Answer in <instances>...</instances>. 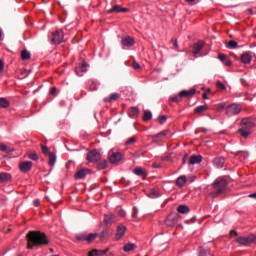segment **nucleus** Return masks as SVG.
<instances>
[{"label": "nucleus", "instance_id": "nucleus-51", "mask_svg": "<svg viewBox=\"0 0 256 256\" xmlns=\"http://www.w3.org/2000/svg\"><path fill=\"white\" fill-rule=\"evenodd\" d=\"M13 151H15V148H13L12 146H6L5 153H8V155H11V153H13Z\"/></svg>", "mask_w": 256, "mask_h": 256}, {"label": "nucleus", "instance_id": "nucleus-59", "mask_svg": "<svg viewBox=\"0 0 256 256\" xmlns=\"http://www.w3.org/2000/svg\"><path fill=\"white\" fill-rule=\"evenodd\" d=\"M133 210H134V212H133V214H132V217H137V215H138V213H139V209H137V207H134L133 208Z\"/></svg>", "mask_w": 256, "mask_h": 256}, {"label": "nucleus", "instance_id": "nucleus-7", "mask_svg": "<svg viewBox=\"0 0 256 256\" xmlns=\"http://www.w3.org/2000/svg\"><path fill=\"white\" fill-rule=\"evenodd\" d=\"M253 241H255V235L250 234L248 237H239L236 239V242L239 243V245H251V243H253Z\"/></svg>", "mask_w": 256, "mask_h": 256}, {"label": "nucleus", "instance_id": "nucleus-57", "mask_svg": "<svg viewBox=\"0 0 256 256\" xmlns=\"http://www.w3.org/2000/svg\"><path fill=\"white\" fill-rule=\"evenodd\" d=\"M172 45L176 48L179 49V44L177 43V39L171 40Z\"/></svg>", "mask_w": 256, "mask_h": 256}, {"label": "nucleus", "instance_id": "nucleus-14", "mask_svg": "<svg viewBox=\"0 0 256 256\" xmlns=\"http://www.w3.org/2000/svg\"><path fill=\"white\" fill-rule=\"evenodd\" d=\"M87 67L88 65L86 64V62H83L76 68V74L78 75V77H83L82 73H87Z\"/></svg>", "mask_w": 256, "mask_h": 256}, {"label": "nucleus", "instance_id": "nucleus-29", "mask_svg": "<svg viewBox=\"0 0 256 256\" xmlns=\"http://www.w3.org/2000/svg\"><path fill=\"white\" fill-rule=\"evenodd\" d=\"M104 223L106 225H109V223H115V215H113V214L105 215Z\"/></svg>", "mask_w": 256, "mask_h": 256}, {"label": "nucleus", "instance_id": "nucleus-6", "mask_svg": "<svg viewBox=\"0 0 256 256\" xmlns=\"http://www.w3.org/2000/svg\"><path fill=\"white\" fill-rule=\"evenodd\" d=\"M87 161L89 163H98V161H101V153L97 150H91L87 153Z\"/></svg>", "mask_w": 256, "mask_h": 256}, {"label": "nucleus", "instance_id": "nucleus-18", "mask_svg": "<svg viewBox=\"0 0 256 256\" xmlns=\"http://www.w3.org/2000/svg\"><path fill=\"white\" fill-rule=\"evenodd\" d=\"M204 45H205V43H203V41H198L197 43H195L193 45L194 55H199V53L201 52V49H203Z\"/></svg>", "mask_w": 256, "mask_h": 256}, {"label": "nucleus", "instance_id": "nucleus-11", "mask_svg": "<svg viewBox=\"0 0 256 256\" xmlns=\"http://www.w3.org/2000/svg\"><path fill=\"white\" fill-rule=\"evenodd\" d=\"M129 8H122L121 5H115L107 11V13H127Z\"/></svg>", "mask_w": 256, "mask_h": 256}, {"label": "nucleus", "instance_id": "nucleus-20", "mask_svg": "<svg viewBox=\"0 0 256 256\" xmlns=\"http://www.w3.org/2000/svg\"><path fill=\"white\" fill-rule=\"evenodd\" d=\"M125 231H127V228L123 225L118 226L117 233L115 236V239L119 240L123 235H125Z\"/></svg>", "mask_w": 256, "mask_h": 256}, {"label": "nucleus", "instance_id": "nucleus-30", "mask_svg": "<svg viewBox=\"0 0 256 256\" xmlns=\"http://www.w3.org/2000/svg\"><path fill=\"white\" fill-rule=\"evenodd\" d=\"M119 99V94L112 93L110 97L104 98V103H111V101H117Z\"/></svg>", "mask_w": 256, "mask_h": 256}, {"label": "nucleus", "instance_id": "nucleus-17", "mask_svg": "<svg viewBox=\"0 0 256 256\" xmlns=\"http://www.w3.org/2000/svg\"><path fill=\"white\" fill-rule=\"evenodd\" d=\"M203 161V156L201 155H192L189 158V164L190 165H197Z\"/></svg>", "mask_w": 256, "mask_h": 256}, {"label": "nucleus", "instance_id": "nucleus-45", "mask_svg": "<svg viewBox=\"0 0 256 256\" xmlns=\"http://www.w3.org/2000/svg\"><path fill=\"white\" fill-rule=\"evenodd\" d=\"M107 235H109V231L107 230L102 231L101 234L99 235L100 240L103 241V239H105Z\"/></svg>", "mask_w": 256, "mask_h": 256}, {"label": "nucleus", "instance_id": "nucleus-53", "mask_svg": "<svg viewBox=\"0 0 256 256\" xmlns=\"http://www.w3.org/2000/svg\"><path fill=\"white\" fill-rule=\"evenodd\" d=\"M0 151H2L3 153H5L7 151V145L0 143Z\"/></svg>", "mask_w": 256, "mask_h": 256}, {"label": "nucleus", "instance_id": "nucleus-19", "mask_svg": "<svg viewBox=\"0 0 256 256\" xmlns=\"http://www.w3.org/2000/svg\"><path fill=\"white\" fill-rule=\"evenodd\" d=\"M107 251H109V249H106V250L93 249L88 253V256H104L107 254Z\"/></svg>", "mask_w": 256, "mask_h": 256}, {"label": "nucleus", "instance_id": "nucleus-54", "mask_svg": "<svg viewBox=\"0 0 256 256\" xmlns=\"http://www.w3.org/2000/svg\"><path fill=\"white\" fill-rule=\"evenodd\" d=\"M5 71V63H3V60H0V73H3Z\"/></svg>", "mask_w": 256, "mask_h": 256}, {"label": "nucleus", "instance_id": "nucleus-32", "mask_svg": "<svg viewBox=\"0 0 256 256\" xmlns=\"http://www.w3.org/2000/svg\"><path fill=\"white\" fill-rule=\"evenodd\" d=\"M187 183V178L185 176H180L176 180L177 187H183Z\"/></svg>", "mask_w": 256, "mask_h": 256}, {"label": "nucleus", "instance_id": "nucleus-39", "mask_svg": "<svg viewBox=\"0 0 256 256\" xmlns=\"http://www.w3.org/2000/svg\"><path fill=\"white\" fill-rule=\"evenodd\" d=\"M10 103L8 102L7 98H0V107L2 109H7L9 107Z\"/></svg>", "mask_w": 256, "mask_h": 256}, {"label": "nucleus", "instance_id": "nucleus-23", "mask_svg": "<svg viewBox=\"0 0 256 256\" xmlns=\"http://www.w3.org/2000/svg\"><path fill=\"white\" fill-rule=\"evenodd\" d=\"M11 180V174L7 172L0 173V183H9Z\"/></svg>", "mask_w": 256, "mask_h": 256}, {"label": "nucleus", "instance_id": "nucleus-50", "mask_svg": "<svg viewBox=\"0 0 256 256\" xmlns=\"http://www.w3.org/2000/svg\"><path fill=\"white\" fill-rule=\"evenodd\" d=\"M215 108H216V111H223V109H225V104L220 103L216 105Z\"/></svg>", "mask_w": 256, "mask_h": 256}, {"label": "nucleus", "instance_id": "nucleus-3", "mask_svg": "<svg viewBox=\"0 0 256 256\" xmlns=\"http://www.w3.org/2000/svg\"><path fill=\"white\" fill-rule=\"evenodd\" d=\"M241 111H243V107H241L239 104H230L226 107V115H228V117L239 115Z\"/></svg>", "mask_w": 256, "mask_h": 256}, {"label": "nucleus", "instance_id": "nucleus-52", "mask_svg": "<svg viewBox=\"0 0 256 256\" xmlns=\"http://www.w3.org/2000/svg\"><path fill=\"white\" fill-rule=\"evenodd\" d=\"M218 59H220V61H223V63H225L227 61V55L219 54Z\"/></svg>", "mask_w": 256, "mask_h": 256}, {"label": "nucleus", "instance_id": "nucleus-15", "mask_svg": "<svg viewBox=\"0 0 256 256\" xmlns=\"http://www.w3.org/2000/svg\"><path fill=\"white\" fill-rule=\"evenodd\" d=\"M195 93H197V90L195 88H192L190 90H182L180 91V97H187L189 99L190 97H193Z\"/></svg>", "mask_w": 256, "mask_h": 256}, {"label": "nucleus", "instance_id": "nucleus-49", "mask_svg": "<svg viewBox=\"0 0 256 256\" xmlns=\"http://www.w3.org/2000/svg\"><path fill=\"white\" fill-rule=\"evenodd\" d=\"M132 67H133V69H135L136 71H139V69H141V65H139V63H137V61H133Z\"/></svg>", "mask_w": 256, "mask_h": 256}, {"label": "nucleus", "instance_id": "nucleus-2", "mask_svg": "<svg viewBox=\"0 0 256 256\" xmlns=\"http://www.w3.org/2000/svg\"><path fill=\"white\" fill-rule=\"evenodd\" d=\"M213 187L215 191L211 192V197L215 199V197H218L219 195H221V193L225 192V189L227 188V180H215V182L213 183Z\"/></svg>", "mask_w": 256, "mask_h": 256}, {"label": "nucleus", "instance_id": "nucleus-13", "mask_svg": "<svg viewBox=\"0 0 256 256\" xmlns=\"http://www.w3.org/2000/svg\"><path fill=\"white\" fill-rule=\"evenodd\" d=\"M122 45L123 47H133L135 45V40L130 36H126L122 38Z\"/></svg>", "mask_w": 256, "mask_h": 256}, {"label": "nucleus", "instance_id": "nucleus-31", "mask_svg": "<svg viewBox=\"0 0 256 256\" xmlns=\"http://www.w3.org/2000/svg\"><path fill=\"white\" fill-rule=\"evenodd\" d=\"M48 157H49V165L50 167H54L55 166V163L57 161V156L55 155V153H50L48 154Z\"/></svg>", "mask_w": 256, "mask_h": 256}, {"label": "nucleus", "instance_id": "nucleus-28", "mask_svg": "<svg viewBox=\"0 0 256 256\" xmlns=\"http://www.w3.org/2000/svg\"><path fill=\"white\" fill-rule=\"evenodd\" d=\"M178 213H181L182 215H186V213H189L190 209L187 205H179L177 207Z\"/></svg>", "mask_w": 256, "mask_h": 256}, {"label": "nucleus", "instance_id": "nucleus-25", "mask_svg": "<svg viewBox=\"0 0 256 256\" xmlns=\"http://www.w3.org/2000/svg\"><path fill=\"white\" fill-rule=\"evenodd\" d=\"M167 135H169V130H164V131L154 135L152 138H153L154 142H157V139H163V137H167Z\"/></svg>", "mask_w": 256, "mask_h": 256}, {"label": "nucleus", "instance_id": "nucleus-35", "mask_svg": "<svg viewBox=\"0 0 256 256\" xmlns=\"http://www.w3.org/2000/svg\"><path fill=\"white\" fill-rule=\"evenodd\" d=\"M208 107L207 105H202V106H198L194 109V113H205V111H207Z\"/></svg>", "mask_w": 256, "mask_h": 256}, {"label": "nucleus", "instance_id": "nucleus-37", "mask_svg": "<svg viewBox=\"0 0 256 256\" xmlns=\"http://www.w3.org/2000/svg\"><path fill=\"white\" fill-rule=\"evenodd\" d=\"M151 119H153V114L151 113V111L145 110L143 121H151Z\"/></svg>", "mask_w": 256, "mask_h": 256}, {"label": "nucleus", "instance_id": "nucleus-43", "mask_svg": "<svg viewBox=\"0 0 256 256\" xmlns=\"http://www.w3.org/2000/svg\"><path fill=\"white\" fill-rule=\"evenodd\" d=\"M28 157H29V159H31L32 161H37V159H39V156H38L37 153H35V152L29 153Z\"/></svg>", "mask_w": 256, "mask_h": 256}, {"label": "nucleus", "instance_id": "nucleus-48", "mask_svg": "<svg viewBox=\"0 0 256 256\" xmlns=\"http://www.w3.org/2000/svg\"><path fill=\"white\" fill-rule=\"evenodd\" d=\"M167 121V116L162 115L158 118V122L160 123V125H163V123H165Z\"/></svg>", "mask_w": 256, "mask_h": 256}, {"label": "nucleus", "instance_id": "nucleus-56", "mask_svg": "<svg viewBox=\"0 0 256 256\" xmlns=\"http://www.w3.org/2000/svg\"><path fill=\"white\" fill-rule=\"evenodd\" d=\"M167 227H173V225H175L171 220H169L168 218L165 221Z\"/></svg>", "mask_w": 256, "mask_h": 256}, {"label": "nucleus", "instance_id": "nucleus-58", "mask_svg": "<svg viewBox=\"0 0 256 256\" xmlns=\"http://www.w3.org/2000/svg\"><path fill=\"white\" fill-rule=\"evenodd\" d=\"M50 95H57V88L56 87H52L50 89Z\"/></svg>", "mask_w": 256, "mask_h": 256}, {"label": "nucleus", "instance_id": "nucleus-22", "mask_svg": "<svg viewBox=\"0 0 256 256\" xmlns=\"http://www.w3.org/2000/svg\"><path fill=\"white\" fill-rule=\"evenodd\" d=\"M241 61L245 64V65H249V63H251V53L249 52H244L241 55Z\"/></svg>", "mask_w": 256, "mask_h": 256}, {"label": "nucleus", "instance_id": "nucleus-47", "mask_svg": "<svg viewBox=\"0 0 256 256\" xmlns=\"http://www.w3.org/2000/svg\"><path fill=\"white\" fill-rule=\"evenodd\" d=\"M216 87H218V88L221 89L222 91H225V89H227V88L225 87V84L222 83L221 81H218V82L216 83Z\"/></svg>", "mask_w": 256, "mask_h": 256}, {"label": "nucleus", "instance_id": "nucleus-10", "mask_svg": "<svg viewBox=\"0 0 256 256\" xmlns=\"http://www.w3.org/2000/svg\"><path fill=\"white\" fill-rule=\"evenodd\" d=\"M122 159H123V155L119 152L113 153L109 157V161L110 163H112V165H117V163H119V161H121Z\"/></svg>", "mask_w": 256, "mask_h": 256}, {"label": "nucleus", "instance_id": "nucleus-38", "mask_svg": "<svg viewBox=\"0 0 256 256\" xmlns=\"http://www.w3.org/2000/svg\"><path fill=\"white\" fill-rule=\"evenodd\" d=\"M238 133H240V135H242V137H249L251 130H249L247 128H241L238 130Z\"/></svg>", "mask_w": 256, "mask_h": 256}, {"label": "nucleus", "instance_id": "nucleus-5", "mask_svg": "<svg viewBox=\"0 0 256 256\" xmlns=\"http://www.w3.org/2000/svg\"><path fill=\"white\" fill-rule=\"evenodd\" d=\"M64 35L63 30H56L52 32L51 43L53 45H61L63 43Z\"/></svg>", "mask_w": 256, "mask_h": 256}, {"label": "nucleus", "instance_id": "nucleus-60", "mask_svg": "<svg viewBox=\"0 0 256 256\" xmlns=\"http://www.w3.org/2000/svg\"><path fill=\"white\" fill-rule=\"evenodd\" d=\"M34 207H39L41 205V201L39 199L34 200L33 202Z\"/></svg>", "mask_w": 256, "mask_h": 256}, {"label": "nucleus", "instance_id": "nucleus-27", "mask_svg": "<svg viewBox=\"0 0 256 256\" xmlns=\"http://www.w3.org/2000/svg\"><path fill=\"white\" fill-rule=\"evenodd\" d=\"M234 155L238 157L240 161H243L244 159H247V157H249V154L245 151H237L234 153Z\"/></svg>", "mask_w": 256, "mask_h": 256}, {"label": "nucleus", "instance_id": "nucleus-1", "mask_svg": "<svg viewBox=\"0 0 256 256\" xmlns=\"http://www.w3.org/2000/svg\"><path fill=\"white\" fill-rule=\"evenodd\" d=\"M27 249H33V247H41L43 245H49V238L41 231H29L26 234Z\"/></svg>", "mask_w": 256, "mask_h": 256}, {"label": "nucleus", "instance_id": "nucleus-40", "mask_svg": "<svg viewBox=\"0 0 256 256\" xmlns=\"http://www.w3.org/2000/svg\"><path fill=\"white\" fill-rule=\"evenodd\" d=\"M148 197H150V199H155V198L159 197V193L157 192V190L152 189V190H150Z\"/></svg>", "mask_w": 256, "mask_h": 256}, {"label": "nucleus", "instance_id": "nucleus-24", "mask_svg": "<svg viewBox=\"0 0 256 256\" xmlns=\"http://www.w3.org/2000/svg\"><path fill=\"white\" fill-rule=\"evenodd\" d=\"M128 115L131 119H135V117H139V108L131 107Z\"/></svg>", "mask_w": 256, "mask_h": 256}, {"label": "nucleus", "instance_id": "nucleus-61", "mask_svg": "<svg viewBox=\"0 0 256 256\" xmlns=\"http://www.w3.org/2000/svg\"><path fill=\"white\" fill-rule=\"evenodd\" d=\"M118 215H119L120 217H125V215H126V214H125V210H121V209H120V210L118 211Z\"/></svg>", "mask_w": 256, "mask_h": 256}, {"label": "nucleus", "instance_id": "nucleus-4", "mask_svg": "<svg viewBox=\"0 0 256 256\" xmlns=\"http://www.w3.org/2000/svg\"><path fill=\"white\" fill-rule=\"evenodd\" d=\"M99 234L97 233H90V234H86V233H82V234H76V239L77 241H87V243H93V241H95V239H97Z\"/></svg>", "mask_w": 256, "mask_h": 256}, {"label": "nucleus", "instance_id": "nucleus-21", "mask_svg": "<svg viewBox=\"0 0 256 256\" xmlns=\"http://www.w3.org/2000/svg\"><path fill=\"white\" fill-rule=\"evenodd\" d=\"M133 173L135 175H138V177H147V171L145 169H143L142 167H136L133 170Z\"/></svg>", "mask_w": 256, "mask_h": 256}, {"label": "nucleus", "instance_id": "nucleus-62", "mask_svg": "<svg viewBox=\"0 0 256 256\" xmlns=\"http://www.w3.org/2000/svg\"><path fill=\"white\" fill-rule=\"evenodd\" d=\"M224 64L226 65V67H231L232 62L230 60H226Z\"/></svg>", "mask_w": 256, "mask_h": 256}, {"label": "nucleus", "instance_id": "nucleus-46", "mask_svg": "<svg viewBox=\"0 0 256 256\" xmlns=\"http://www.w3.org/2000/svg\"><path fill=\"white\" fill-rule=\"evenodd\" d=\"M135 141H137V138H135V137H130V138L126 141L125 145H133V143H135Z\"/></svg>", "mask_w": 256, "mask_h": 256}, {"label": "nucleus", "instance_id": "nucleus-26", "mask_svg": "<svg viewBox=\"0 0 256 256\" xmlns=\"http://www.w3.org/2000/svg\"><path fill=\"white\" fill-rule=\"evenodd\" d=\"M167 219L169 221H171L174 225L177 223V221H179V219H181V216H179V214L177 213H171Z\"/></svg>", "mask_w": 256, "mask_h": 256}, {"label": "nucleus", "instance_id": "nucleus-44", "mask_svg": "<svg viewBox=\"0 0 256 256\" xmlns=\"http://www.w3.org/2000/svg\"><path fill=\"white\" fill-rule=\"evenodd\" d=\"M98 169H106V167H107V160H103V161H101L99 164H98Z\"/></svg>", "mask_w": 256, "mask_h": 256}, {"label": "nucleus", "instance_id": "nucleus-34", "mask_svg": "<svg viewBox=\"0 0 256 256\" xmlns=\"http://www.w3.org/2000/svg\"><path fill=\"white\" fill-rule=\"evenodd\" d=\"M134 249H135V244H133V243H127L123 247V251H125V253H129V251H134Z\"/></svg>", "mask_w": 256, "mask_h": 256}, {"label": "nucleus", "instance_id": "nucleus-9", "mask_svg": "<svg viewBox=\"0 0 256 256\" xmlns=\"http://www.w3.org/2000/svg\"><path fill=\"white\" fill-rule=\"evenodd\" d=\"M32 167H33V162L31 161L21 162L19 165V169L22 173H29V170L32 169Z\"/></svg>", "mask_w": 256, "mask_h": 256}, {"label": "nucleus", "instance_id": "nucleus-12", "mask_svg": "<svg viewBox=\"0 0 256 256\" xmlns=\"http://www.w3.org/2000/svg\"><path fill=\"white\" fill-rule=\"evenodd\" d=\"M90 173H91V170L87 168H83L78 172H76L75 179H85V177H87V175H89Z\"/></svg>", "mask_w": 256, "mask_h": 256}, {"label": "nucleus", "instance_id": "nucleus-8", "mask_svg": "<svg viewBox=\"0 0 256 256\" xmlns=\"http://www.w3.org/2000/svg\"><path fill=\"white\" fill-rule=\"evenodd\" d=\"M243 129H252L255 127V119L253 118H243L240 123Z\"/></svg>", "mask_w": 256, "mask_h": 256}, {"label": "nucleus", "instance_id": "nucleus-16", "mask_svg": "<svg viewBox=\"0 0 256 256\" xmlns=\"http://www.w3.org/2000/svg\"><path fill=\"white\" fill-rule=\"evenodd\" d=\"M213 164L217 169H223V166L225 165V158L223 157H216L213 160Z\"/></svg>", "mask_w": 256, "mask_h": 256}, {"label": "nucleus", "instance_id": "nucleus-42", "mask_svg": "<svg viewBox=\"0 0 256 256\" xmlns=\"http://www.w3.org/2000/svg\"><path fill=\"white\" fill-rule=\"evenodd\" d=\"M182 96L179 94L178 96H171L170 101H173L174 103H181Z\"/></svg>", "mask_w": 256, "mask_h": 256}, {"label": "nucleus", "instance_id": "nucleus-64", "mask_svg": "<svg viewBox=\"0 0 256 256\" xmlns=\"http://www.w3.org/2000/svg\"><path fill=\"white\" fill-rule=\"evenodd\" d=\"M251 199H256V192L249 195Z\"/></svg>", "mask_w": 256, "mask_h": 256}, {"label": "nucleus", "instance_id": "nucleus-33", "mask_svg": "<svg viewBox=\"0 0 256 256\" xmlns=\"http://www.w3.org/2000/svg\"><path fill=\"white\" fill-rule=\"evenodd\" d=\"M21 59L23 61H27L28 59H31V53L28 50H22L21 51Z\"/></svg>", "mask_w": 256, "mask_h": 256}, {"label": "nucleus", "instance_id": "nucleus-41", "mask_svg": "<svg viewBox=\"0 0 256 256\" xmlns=\"http://www.w3.org/2000/svg\"><path fill=\"white\" fill-rule=\"evenodd\" d=\"M40 147H41L42 153H43L44 155H47V156H48L49 154L52 153L51 151H49V148H48L47 146L41 144Z\"/></svg>", "mask_w": 256, "mask_h": 256}, {"label": "nucleus", "instance_id": "nucleus-63", "mask_svg": "<svg viewBox=\"0 0 256 256\" xmlns=\"http://www.w3.org/2000/svg\"><path fill=\"white\" fill-rule=\"evenodd\" d=\"M230 236H231V237H237V231L232 230V231L230 232Z\"/></svg>", "mask_w": 256, "mask_h": 256}, {"label": "nucleus", "instance_id": "nucleus-36", "mask_svg": "<svg viewBox=\"0 0 256 256\" xmlns=\"http://www.w3.org/2000/svg\"><path fill=\"white\" fill-rule=\"evenodd\" d=\"M226 47L228 49H237V47H238L237 41H235V40L228 41L226 44Z\"/></svg>", "mask_w": 256, "mask_h": 256}, {"label": "nucleus", "instance_id": "nucleus-55", "mask_svg": "<svg viewBox=\"0 0 256 256\" xmlns=\"http://www.w3.org/2000/svg\"><path fill=\"white\" fill-rule=\"evenodd\" d=\"M134 155H135V157H141V155H145V150H140V151L136 152Z\"/></svg>", "mask_w": 256, "mask_h": 256}]
</instances>
